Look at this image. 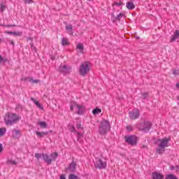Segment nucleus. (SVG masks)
Segmentation results:
<instances>
[{
    "mask_svg": "<svg viewBox=\"0 0 179 179\" xmlns=\"http://www.w3.org/2000/svg\"><path fill=\"white\" fill-rule=\"evenodd\" d=\"M124 141L127 143L131 145V146H135L136 145V143H138V138L134 135L125 136Z\"/></svg>",
    "mask_w": 179,
    "mask_h": 179,
    "instance_id": "6",
    "label": "nucleus"
},
{
    "mask_svg": "<svg viewBox=\"0 0 179 179\" xmlns=\"http://www.w3.org/2000/svg\"><path fill=\"white\" fill-rule=\"evenodd\" d=\"M100 113H101V109L100 108H96L92 110V114L94 115H96V114H100Z\"/></svg>",
    "mask_w": 179,
    "mask_h": 179,
    "instance_id": "30",
    "label": "nucleus"
},
{
    "mask_svg": "<svg viewBox=\"0 0 179 179\" xmlns=\"http://www.w3.org/2000/svg\"><path fill=\"white\" fill-rule=\"evenodd\" d=\"M6 34H13L14 31H6Z\"/></svg>",
    "mask_w": 179,
    "mask_h": 179,
    "instance_id": "48",
    "label": "nucleus"
},
{
    "mask_svg": "<svg viewBox=\"0 0 179 179\" xmlns=\"http://www.w3.org/2000/svg\"><path fill=\"white\" fill-rule=\"evenodd\" d=\"M77 114L80 115V114H83V106L82 105H78L77 104Z\"/></svg>",
    "mask_w": 179,
    "mask_h": 179,
    "instance_id": "20",
    "label": "nucleus"
},
{
    "mask_svg": "<svg viewBox=\"0 0 179 179\" xmlns=\"http://www.w3.org/2000/svg\"><path fill=\"white\" fill-rule=\"evenodd\" d=\"M13 34V36H22V32L14 31Z\"/></svg>",
    "mask_w": 179,
    "mask_h": 179,
    "instance_id": "39",
    "label": "nucleus"
},
{
    "mask_svg": "<svg viewBox=\"0 0 179 179\" xmlns=\"http://www.w3.org/2000/svg\"><path fill=\"white\" fill-rule=\"evenodd\" d=\"M77 50L80 51V52H83V50H85V46L82 43H78L77 45Z\"/></svg>",
    "mask_w": 179,
    "mask_h": 179,
    "instance_id": "22",
    "label": "nucleus"
},
{
    "mask_svg": "<svg viewBox=\"0 0 179 179\" xmlns=\"http://www.w3.org/2000/svg\"><path fill=\"white\" fill-rule=\"evenodd\" d=\"M38 125L40 126V127L42 129H45V128H47V123L45 122H43V121L38 122Z\"/></svg>",
    "mask_w": 179,
    "mask_h": 179,
    "instance_id": "19",
    "label": "nucleus"
},
{
    "mask_svg": "<svg viewBox=\"0 0 179 179\" xmlns=\"http://www.w3.org/2000/svg\"><path fill=\"white\" fill-rule=\"evenodd\" d=\"M126 129L128 132H132V131H134V127L131 125H128L126 127Z\"/></svg>",
    "mask_w": 179,
    "mask_h": 179,
    "instance_id": "33",
    "label": "nucleus"
},
{
    "mask_svg": "<svg viewBox=\"0 0 179 179\" xmlns=\"http://www.w3.org/2000/svg\"><path fill=\"white\" fill-rule=\"evenodd\" d=\"M69 179H80L79 177H78L76 175L73 174V173H71L69 176Z\"/></svg>",
    "mask_w": 179,
    "mask_h": 179,
    "instance_id": "31",
    "label": "nucleus"
},
{
    "mask_svg": "<svg viewBox=\"0 0 179 179\" xmlns=\"http://www.w3.org/2000/svg\"><path fill=\"white\" fill-rule=\"evenodd\" d=\"M31 82H32V83H40V80H34L32 78V80H31Z\"/></svg>",
    "mask_w": 179,
    "mask_h": 179,
    "instance_id": "42",
    "label": "nucleus"
},
{
    "mask_svg": "<svg viewBox=\"0 0 179 179\" xmlns=\"http://www.w3.org/2000/svg\"><path fill=\"white\" fill-rule=\"evenodd\" d=\"M25 3H33V0H24Z\"/></svg>",
    "mask_w": 179,
    "mask_h": 179,
    "instance_id": "44",
    "label": "nucleus"
},
{
    "mask_svg": "<svg viewBox=\"0 0 179 179\" xmlns=\"http://www.w3.org/2000/svg\"><path fill=\"white\" fill-rule=\"evenodd\" d=\"M87 1H93V0H87Z\"/></svg>",
    "mask_w": 179,
    "mask_h": 179,
    "instance_id": "56",
    "label": "nucleus"
},
{
    "mask_svg": "<svg viewBox=\"0 0 179 179\" xmlns=\"http://www.w3.org/2000/svg\"><path fill=\"white\" fill-rule=\"evenodd\" d=\"M127 9L129 10H132V9H135V4L131 1H128L126 5Z\"/></svg>",
    "mask_w": 179,
    "mask_h": 179,
    "instance_id": "18",
    "label": "nucleus"
},
{
    "mask_svg": "<svg viewBox=\"0 0 179 179\" xmlns=\"http://www.w3.org/2000/svg\"><path fill=\"white\" fill-rule=\"evenodd\" d=\"M170 141V138H164L162 139L158 138L157 142H159V144L157 148V153H159V155H162V153H164L166 148H169V143Z\"/></svg>",
    "mask_w": 179,
    "mask_h": 179,
    "instance_id": "1",
    "label": "nucleus"
},
{
    "mask_svg": "<svg viewBox=\"0 0 179 179\" xmlns=\"http://www.w3.org/2000/svg\"><path fill=\"white\" fill-rule=\"evenodd\" d=\"M66 30H70L68 31L69 34H70V36H72V34H73V32H72V25L69 24L66 26Z\"/></svg>",
    "mask_w": 179,
    "mask_h": 179,
    "instance_id": "25",
    "label": "nucleus"
},
{
    "mask_svg": "<svg viewBox=\"0 0 179 179\" xmlns=\"http://www.w3.org/2000/svg\"><path fill=\"white\" fill-rule=\"evenodd\" d=\"M77 164L75 161H73L68 167L65 168L66 173H75L76 170Z\"/></svg>",
    "mask_w": 179,
    "mask_h": 179,
    "instance_id": "10",
    "label": "nucleus"
},
{
    "mask_svg": "<svg viewBox=\"0 0 179 179\" xmlns=\"http://www.w3.org/2000/svg\"><path fill=\"white\" fill-rule=\"evenodd\" d=\"M165 179H178V178H177V176H176V175L169 174L166 176Z\"/></svg>",
    "mask_w": 179,
    "mask_h": 179,
    "instance_id": "29",
    "label": "nucleus"
},
{
    "mask_svg": "<svg viewBox=\"0 0 179 179\" xmlns=\"http://www.w3.org/2000/svg\"><path fill=\"white\" fill-rule=\"evenodd\" d=\"M177 38H179V31L178 30L175 31L174 35H173L171 38V41H170L171 43L176 41V40H177Z\"/></svg>",
    "mask_w": 179,
    "mask_h": 179,
    "instance_id": "17",
    "label": "nucleus"
},
{
    "mask_svg": "<svg viewBox=\"0 0 179 179\" xmlns=\"http://www.w3.org/2000/svg\"><path fill=\"white\" fill-rule=\"evenodd\" d=\"M6 164L8 165L16 166V164H17V162H16V161L8 159L7 160Z\"/></svg>",
    "mask_w": 179,
    "mask_h": 179,
    "instance_id": "28",
    "label": "nucleus"
},
{
    "mask_svg": "<svg viewBox=\"0 0 179 179\" xmlns=\"http://www.w3.org/2000/svg\"><path fill=\"white\" fill-rule=\"evenodd\" d=\"M164 176L162 175V173H159L157 172L152 173V179H163Z\"/></svg>",
    "mask_w": 179,
    "mask_h": 179,
    "instance_id": "16",
    "label": "nucleus"
},
{
    "mask_svg": "<svg viewBox=\"0 0 179 179\" xmlns=\"http://www.w3.org/2000/svg\"><path fill=\"white\" fill-rule=\"evenodd\" d=\"M114 5H116V6H121V5H124V3L122 1H120L113 3V6H114Z\"/></svg>",
    "mask_w": 179,
    "mask_h": 179,
    "instance_id": "37",
    "label": "nucleus"
},
{
    "mask_svg": "<svg viewBox=\"0 0 179 179\" xmlns=\"http://www.w3.org/2000/svg\"><path fill=\"white\" fill-rule=\"evenodd\" d=\"M76 124H77V128L78 129H80L82 128V124L79 123V122H77Z\"/></svg>",
    "mask_w": 179,
    "mask_h": 179,
    "instance_id": "43",
    "label": "nucleus"
},
{
    "mask_svg": "<svg viewBox=\"0 0 179 179\" xmlns=\"http://www.w3.org/2000/svg\"><path fill=\"white\" fill-rule=\"evenodd\" d=\"M141 112L138 109H134L132 111L129 112V118L131 120H138Z\"/></svg>",
    "mask_w": 179,
    "mask_h": 179,
    "instance_id": "9",
    "label": "nucleus"
},
{
    "mask_svg": "<svg viewBox=\"0 0 179 179\" xmlns=\"http://www.w3.org/2000/svg\"><path fill=\"white\" fill-rule=\"evenodd\" d=\"M15 110L17 111H22V110H23V107L22 106V105L18 104V105L16 106Z\"/></svg>",
    "mask_w": 179,
    "mask_h": 179,
    "instance_id": "34",
    "label": "nucleus"
},
{
    "mask_svg": "<svg viewBox=\"0 0 179 179\" xmlns=\"http://www.w3.org/2000/svg\"><path fill=\"white\" fill-rule=\"evenodd\" d=\"M152 128V122H145L143 124H141L140 126V129L144 131V132H149Z\"/></svg>",
    "mask_w": 179,
    "mask_h": 179,
    "instance_id": "8",
    "label": "nucleus"
},
{
    "mask_svg": "<svg viewBox=\"0 0 179 179\" xmlns=\"http://www.w3.org/2000/svg\"><path fill=\"white\" fill-rule=\"evenodd\" d=\"M6 134V128H0V138Z\"/></svg>",
    "mask_w": 179,
    "mask_h": 179,
    "instance_id": "26",
    "label": "nucleus"
},
{
    "mask_svg": "<svg viewBox=\"0 0 179 179\" xmlns=\"http://www.w3.org/2000/svg\"><path fill=\"white\" fill-rule=\"evenodd\" d=\"M27 41H31V43H29L31 45V50H32V51H37V48L34 46V43H33V38L32 37H29L27 38Z\"/></svg>",
    "mask_w": 179,
    "mask_h": 179,
    "instance_id": "13",
    "label": "nucleus"
},
{
    "mask_svg": "<svg viewBox=\"0 0 179 179\" xmlns=\"http://www.w3.org/2000/svg\"><path fill=\"white\" fill-rule=\"evenodd\" d=\"M94 167L103 170L107 167V162L100 158H96L94 162Z\"/></svg>",
    "mask_w": 179,
    "mask_h": 179,
    "instance_id": "5",
    "label": "nucleus"
},
{
    "mask_svg": "<svg viewBox=\"0 0 179 179\" xmlns=\"http://www.w3.org/2000/svg\"><path fill=\"white\" fill-rule=\"evenodd\" d=\"M19 120V115L15 113H6L4 117L6 125H14Z\"/></svg>",
    "mask_w": 179,
    "mask_h": 179,
    "instance_id": "3",
    "label": "nucleus"
},
{
    "mask_svg": "<svg viewBox=\"0 0 179 179\" xmlns=\"http://www.w3.org/2000/svg\"><path fill=\"white\" fill-rule=\"evenodd\" d=\"M124 17L123 13H120L119 15H117V17L113 20V22H117L121 20V18Z\"/></svg>",
    "mask_w": 179,
    "mask_h": 179,
    "instance_id": "24",
    "label": "nucleus"
},
{
    "mask_svg": "<svg viewBox=\"0 0 179 179\" xmlns=\"http://www.w3.org/2000/svg\"><path fill=\"white\" fill-rule=\"evenodd\" d=\"M149 97V93L148 92H144L142 94V99L145 100V99H148Z\"/></svg>",
    "mask_w": 179,
    "mask_h": 179,
    "instance_id": "35",
    "label": "nucleus"
},
{
    "mask_svg": "<svg viewBox=\"0 0 179 179\" xmlns=\"http://www.w3.org/2000/svg\"><path fill=\"white\" fill-rule=\"evenodd\" d=\"M50 157H51L52 162H55V160H57V157H58V152H54L50 154Z\"/></svg>",
    "mask_w": 179,
    "mask_h": 179,
    "instance_id": "23",
    "label": "nucleus"
},
{
    "mask_svg": "<svg viewBox=\"0 0 179 179\" xmlns=\"http://www.w3.org/2000/svg\"><path fill=\"white\" fill-rule=\"evenodd\" d=\"M78 107V103L76 102H72L70 105L71 111H73V108H76Z\"/></svg>",
    "mask_w": 179,
    "mask_h": 179,
    "instance_id": "27",
    "label": "nucleus"
},
{
    "mask_svg": "<svg viewBox=\"0 0 179 179\" xmlns=\"http://www.w3.org/2000/svg\"><path fill=\"white\" fill-rule=\"evenodd\" d=\"M41 156H42V155L41 153H36L35 154L36 159H38L41 158Z\"/></svg>",
    "mask_w": 179,
    "mask_h": 179,
    "instance_id": "41",
    "label": "nucleus"
},
{
    "mask_svg": "<svg viewBox=\"0 0 179 179\" xmlns=\"http://www.w3.org/2000/svg\"><path fill=\"white\" fill-rule=\"evenodd\" d=\"M176 87H177L178 89H179V83H177V84H176Z\"/></svg>",
    "mask_w": 179,
    "mask_h": 179,
    "instance_id": "51",
    "label": "nucleus"
},
{
    "mask_svg": "<svg viewBox=\"0 0 179 179\" xmlns=\"http://www.w3.org/2000/svg\"><path fill=\"white\" fill-rule=\"evenodd\" d=\"M170 170H174V166H170Z\"/></svg>",
    "mask_w": 179,
    "mask_h": 179,
    "instance_id": "50",
    "label": "nucleus"
},
{
    "mask_svg": "<svg viewBox=\"0 0 179 179\" xmlns=\"http://www.w3.org/2000/svg\"><path fill=\"white\" fill-rule=\"evenodd\" d=\"M24 82H31V80H33V78L31 77H27L25 78H24Z\"/></svg>",
    "mask_w": 179,
    "mask_h": 179,
    "instance_id": "38",
    "label": "nucleus"
},
{
    "mask_svg": "<svg viewBox=\"0 0 179 179\" xmlns=\"http://www.w3.org/2000/svg\"><path fill=\"white\" fill-rule=\"evenodd\" d=\"M176 169H177V170H179V166H176Z\"/></svg>",
    "mask_w": 179,
    "mask_h": 179,
    "instance_id": "53",
    "label": "nucleus"
},
{
    "mask_svg": "<svg viewBox=\"0 0 179 179\" xmlns=\"http://www.w3.org/2000/svg\"><path fill=\"white\" fill-rule=\"evenodd\" d=\"M90 72V63L85 61L80 65L79 73L80 76H85Z\"/></svg>",
    "mask_w": 179,
    "mask_h": 179,
    "instance_id": "4",
    "label": "nucleus"
},
{
    "mask_svg": "<svg viewBox=\"0 0 179 179\" xmlns=\"http://www.w3.org/2000/svg\"><path fill=\"white\" fill-rule=\"evenodd\" d=\"M1 39L0 38V43H1Z\"/></svg>",
    "mask_w": 179,
    "mask_h": 179,
    "instance_id": "55",
    "label": "nucleus"
},
{
    "mask_svg": "<svg viewBox=\"0 0 179 179\" xmlns=\"http://www.w3.org/2000/svg\"><path fill=\"white\" fill-rule=\"evenodd\" d=\"M143 148H147V147H146V145H143Z\"/></svg>",
    "mask_w": 179,
    "mask_h": 179,
    "instance_id": "54",
    "label": "nucleus"
},
{
    "mask_svg": "<svg viewBox=\"0 0 179 179\" xmlns=\"http://www.w3.org/2000/svg\"><path fill=\"white\" fill-rule=\"evenodd\" d=\"M111 129L110 122L106 119L103 120L99 126V134L101 135H107Z\"/></svg>",
    "mask_w": 179,
    "mask_h": 179,
    "instance_id": "2",
    "label": "nucleus"
},
{
    "mask_svg": "<svg viewBox=\"0 0 179 179\" xmlns=\"http://www.w3.org/2000/svg\"><path fill=\"white\" fill-rule=\"evenodd\" d=\"M10 44L13 45V47H15V42L13 41H9Z\"/></svg>",
    "mask_w": 179,
    "mask_h": 179,
    "instance_id": "47",
    "label": "nucleus"
},
{
    "mask_svg": "<svg viewBox=\"0 0 179 179\" xmlns=\"http://www.w3.org/2000/svg\"><path fill=\"white\" fill-rule=\"evenodd\" d=\"M3 150V147L2 146V144H0V153H2Z\"/></svg>",
    "mask_w": 179,
    "mask_h": 179,
    "instance_id": "46",
    "label": "nucleus"
},
{
    "mask_svg": "<svg viewBox=\"0 0 179 179\" xmlns=\"http://www.w3.org/2000/svg\"><path fill=\"white\" fill-rule=\"evenodd\" d=\"M62 45H69V40L68 39V38H63L62 39Z\"/></svg>",
    "mask_w": 179,
    "mask_h": 179,
    "instance_id": "21",
    "label": "nucleus"
},
{
    "mask_svg": "<svg viewBox=\"0 0 179 179\" xmlns=\"http://www.w3.org/2000/svg\"><path fill=\"white\" fill-rule=\"evenodd\" d=\"M71 131L75 132V127H73V126L71 127Z\"/></svg>",
    "mask_w": 179,
    "mask_h": 179,
    "instance_id": "49",
    "label": "nucleus"
},
{
    "mask_svg": "<svg viewBox=\"0 0 179 179\" xmlns=\"http://www.w3.org/2000/svg\"><path fill=\"white\" fill-rule=\"evenodd\" d=\"M50 132L48 131H36V135H37L38 138H44V136L48 135Z\"/></svg>",
    "mask_w": 179,
    "mask_h": 179,
    "instance_id": "15",
    "label": "nucleus"
},
{
    "mask_svg": "<svg viewBox=\"0 0 179 179\" xmlns=\"http://www.w3.org/2000/svg\"><path fill=\"white\" fill-rule=\"evenodd\" d=\"M2 62H8V59L3 57L2 55H0V64Z\"/></svg>",
    "mask_w": 179,
    "mask_h": 179,
    "instance_id": "32",
    "label": "nucleus"
},
{
    "mask_svg": "<svg viewBox=\"0 0 179 179\" xmlns=\"http://www.w3.org/2000/svg\"><path fill=\"white\" fill-rule=\"evenodd\" d=\"M58 71L63 75H68L72 71V67L61 64L58 68Z\"/></svg>",
    "mask_w": 179,
    "mask_h": 179,
    "instance_id": "7",
    "label": "nucleus"
},
{
    "mask_svg": "<svg viewBox=\"0 0 179 179\" xmlns=\"http://www.w3.org/2000/svg\"><path fill=\"white\" fill-rule=\"evenodd\" d=\"M5 27H15V26H16V25H15V24H7V25H3Z\"/></svg>",
    "mask_w": 179,
    "mask_h": 179,
    "instance_id": "45",
    "label": "nucleus"
},
{
    "mask_svg": "<svg viewBox=\"0 0 179 179\" xmlns=\"http://www.w3.org/2000/svg\"><path fill=\"white\" fill-rule=\"evenodd\" d=\"M6 9V6L3 5L2 3L0 4V10L1 12H3Z\"/></svg>",
    "mask_w": 179,
    "mask_h": 179,
    "instance_id": "36",
    "label": "nucleus"
},
{
    "mask_svg": "<svg viewBox=\"0 0 179 179\" xmlns=\"http://www.w3.org/2000/svg\"><path fill=\"white\" fill-rule=\"evenodd\" d=\"M78 136H82V134H80V133L78 132Z\"/></svg>",
    "mask_w": 179,
    "mask_h": 179,
    "instance_id": "52",
    "label": "nucleus"
},
{
    "mask_svg": "<svg viewBox=\"0 0 179 179\" xmlns=\"http://www.w3.org/2000/svg\"><path fill=\"white\" fill-rule=\"evenodd\" d=\"M173 74L175 75V76L177 75H179V69L178 70L173 69Z\"/></svg>",
    "mask_w": 179,
    "mask_h": 179,
    "instance_id": "40",
    "label": "nucleus"
},
{
    "mask_svg": "<svg viewBox=\"0 0 179 179\" xmlns=\"http://www.w3.org/2000/svg\"><path fill=\"white\" fill-rule=\"evenodd\" d=\"M43 157L46 164L50 165L52 163V159L50 157V155L47 154H43Z\"/></svg>",
    "mask_w": 179,
    "mask_h": 179,
    "instance_id": "12",
    "label": "nucleus"
},
{
    "mask_svg": "<svg viewBox=\"0 0 179 179\" xmlns=\"http://www.w3.org/2000/svg\"><path fill=\"white\" fill-rule=\"evenodd\" d=\"M22 136V130L13 129L12 130V138L13 139H19Z\"/></svg>",
    "mask_w": 179,
    "mask_h": 179,
    "instance_id": "11",
    "label": "nucleus"
},
{
    "mask_svg": "<svg viewBox=\"0 0 179 179\" xmlns=\"http://www.w3.org/2000/svg\"><path fill=\"white\" fill-rule=\"evenodd\" d=\"M31 101L34 103V104L38 107V108H40L41 110H44V108L41 106V103L38 102V101L36 100L34 98L31 97Z\"/></svg>",
    "mask_w": 179,
    "mask_h": 179,
    "instance_id": "14",
    "label": "nucleus"
}]
</instances>
